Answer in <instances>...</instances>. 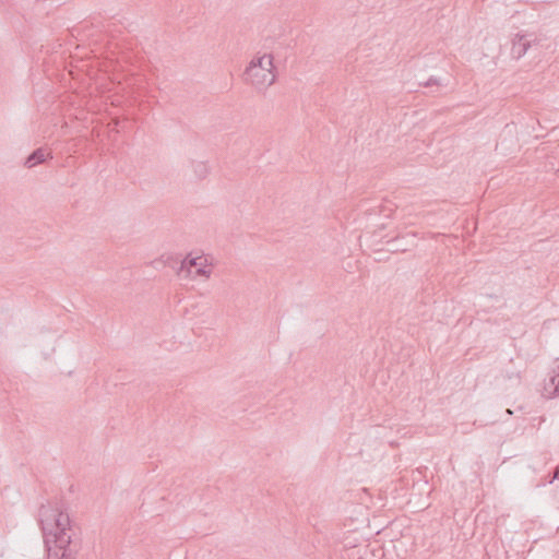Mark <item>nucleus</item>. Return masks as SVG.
<instances>
[{
  "label": "nucleus",
  "mask_w": 559,
  "mask_h": 559,
  "mask_svg": "<svg viewBox=\"0 0 559 559\" xmlns=\"http://www.w3.org/2000/svg\"><path fill=\"white\" fill-rule=\"evenodd\" d=\"M263 57H265V61L261 62V67L263 68H270V71L272 72L273 70V57L271 55H264Z\"/></svg>",
  "instance_id": "9"
},
{
  "label": "nucleus",
  "mask_w": 559,
  "mask_h": 559,
  "mask_svg": "<svg viewBox=\"0 0 559 559\" xmlns=\"http://www.w3.org/2000/svg\"><path fill=\"white\" fill-rule=\"evenodd\" d=\"M556 497H557V499L559 501V484L556 487Z\"/></svg>",
  "instance_id": "10"
},
{
  "label": "nucleus",
  "mask_w": 559,
  "mask_h": 559,
  "mask_svg": "<svg viewBox=\"0 0 559 559\" xmlns=\"http://www.w3.org/2000/svg\"><path fill=\"white\" fill-rule=\"evenodd\" d=\"M536 43L537 38L532 34H516L511 45L512 58L519 60L526 53L528 48Z\"/></svg>",
  "instance_id": "4"
},
{
  "label": "nucleus",
  "mask_w": 559,
  "mask_h": 559,
  "mask_svg": "<svg viewBox=\"0 0 559 559\" xmlns=\"http://www.w3.org/2000/svg\"><path fill=\"white\" fill-rule=\"evenodd\" d=\"M192 269H194L195 276L210 277L211 270L206 266V259L202 257L186 258L182 260L178 274L187 273L188 276L192 272Z\"/></svg>",
  "instance_id": "3"
},
{
  "label": "nucleus",
  "mask_w": 559,
  "mask_h": 559,
  "mask_svg": "<svg viewBox=\"0 0 559 559\" xmlns=\"http://www.w3.org/2000/svg\"><path fill=\"white\" fill-rule=\"evenodd\" d=\"M40 525L47 549V559H74L82 542L76 536L75 527L69 514L59 509L40 507Z\"/></svg>",
  "instance_id": "1"
},
{
  "label": "nucleus",
  "mask_w": 559,
  "mask_h": 559,
  "mask_svg": "<svg viewBox=\"0 0 559 559\" xmlns=\"http://www.w3.org/2000/svg\"><path fill=\"white\" fill-rule=\"evenodd\" d=\"M47 153L44 147H38L34 150L25 159L24 166L27 168H33L39 164L46 162Z\"/></svg>",
  "instance_id": "5"
},
{
  "label": "nucleus",
  "mask_w": 559,
  "mask_h": 559,
  "mask_svg": "<svg viewBox=\"0 0 559 559\" xmlns=\"http://www.w3.org/2000/svg\"><path fill=\"white\" fill-rule=\"evenodd\" d=\"M419 85L425 86V87H431V86H439V85H441V83L437 78L431 76L425 82H419Z\"/></svg>",
  "instance_id": "8"
},
{
  "label": "nucleus",
  "mask_w": 559,
  "mask_h": 559,
  "mask_svg": "<svg viewBox=\"0 0 559 559\" xmlns=\"http://www.w3.org/2000/svg\"><path fill=\"white\" fill-rule=\"evenodd\" d=\"M263 61H265V57L252 59L243 73L245 80L257 87L269 86L275 81V75L270 71V68L261 67Z\"/></svg>",
  "instance_id": "2"
},
{
  "label": "nucleus",
  "mask_w": 559,
  "mask_h": 559,
  "mask_svg": "<svg viewBox=\"0 0 559 559\" xmlns=\"http://www.w3.org/2000/svg\"><path fill=\"white\" fill-rule=\"evenodd\" d=\"M192 168L195 177L199 179H204L209 174V167L204 162H193Z\"/></svg>",
  "instance_id": "7"
},
{
  "label": "nucleus",
  "mask_w": 559,
  "mask_h": 559,
  "mask_svg": "<svg viewBox=\"0 0 559 559\" xmlns=\"http://www.w3.org/2000/svg\"><path fill=\"white\" fill-rule=\"evenodd\" d=\"M557 371L554 369L545 381L544 391L547 397L552 399L559 395V385H557Z\"/></svg>",
  "instance_id": "6"
}]
</instances>
